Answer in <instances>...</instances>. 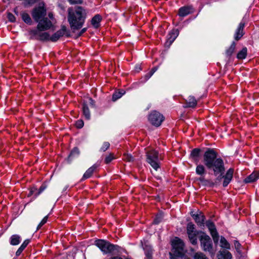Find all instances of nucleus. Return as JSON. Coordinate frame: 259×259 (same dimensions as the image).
Listing matches in <instances>:
<instances>
[{
	"instance_id": "25",
	"label": "nucleus",
	"mask_w": 259,
	"mask_h": 259,
	"mask_svg": "<svg viewBox=\"0 0 259 259\" xmlns=\"http://www.w3.org/2000/svg\"><path fill=\"white\" fill-rule=\"evenodd\" d=\"M23 20L27 24H31L32 20L29 15L27 13H22L21 15Z\"/></svg>"
},
{
	"instance_id": "12",
	"label": "nucleus",
	"mask_w": 259,
	"mask_h": 259,
	"mask_svg": "<svg viewBox=\"0 0 259 259\" xmlns=\"http://www.w3.org/2000/svg\"><path fill=\"white\" fill-rule=\"evenodd\" d=\"M42 30H32L30 34L34 38L40 40H50V36L47 32H42Z\"/></svg>"
},
{
	"instance_id": "6",
	"label": "nucleus",
	"mask_w": 259,
	"mask_h": 259,
	"mask_svg": "<svg viewBox=\"0 0 259 259\" xmlns=\"http://www.w3.org/2000/svg\"><path fill=\"white\" fill-rule=\"evenodd\" d=\"M48 16L49 18L45 17L37 22V29L38 30H46L53 26V15L52 13H50Z\"/></svg>"
},
{
	"instance_id": "47",
	"label": "nucleus",
	"mask_w": 259,
	"mask_h": 259,
	"mask_svg": "<svg viewBox=\"0 0 259 259\" xmlns=\"http://www.w3.org/2000/svg\"><path fill=\"white\" fill-rule=\"evenodd\" d=\"M89 104L92 106H94V101L91 98L89 99Z\"/></svg>"
},
{
	"instance_id": "51",
	"label": "nucleus",
	"mask_w": 259,
	"mask_h": 259,
	"mask_svg": "<svg viewBox=\"0 0 259 259\" xmlns=\"http://www.w3.org/2000/svg\"><path fill=\"white\" fill-rule=\"evenodd\" d=\"M109 259H122V258H121V257H118V256H114V257H111Z\"/></svg>"
},
{
	"instance_id": "36",
	"label": "nucleus",
	"mask_w": 259,
	"mask_h": 259,
	"mask_svg": "<svg viewBox=\"0 0 259 259\" xmlns=\"http://www.w3.org/2000/svg\"><path fill=\"white\" fill-rule=\"evenodd\" d=\"M200 150L198 149H194L192 150L191 156L193 157H197L198 156Z\"/></svg>"
},
{
	"instance_id": "19",
	"label": "nucleus",
	"mask_w": 259,
	"mask_h": 259,
	"mask_svg": "<svg viewBox=\"0 0 259 259\" xmlns=\"http://www.w3.org/2000/svg\"><path fill=\"white\" fill-rule=\"evenodd\" d=\"M64 34V29L58 31L55 33H54L51 37H50V40L52 41H56L57 40H58L60 37L63 36Z\"/></svg>"
},
{
	"instance_id": "18",
	"label": "nucleus",
	"mask_w": 259,
	"mask_h": 259,
	"mask_svg": "<svg viewBox=\"0 0 259 259\" xmlns=\"http://www.w3.org/2000/svg\"><path fill=\"white\" fill-rule=\"evenodd\" d=\"M192 216L198 225H201L203 223L204 217L202 214H192Z\"/></svg>"
},
{
	"instance_id": "38",
	"label": "nucleus",
	"mask_w": 259,
	"mask_h": 259,
	"mask_svg": "<svg viewBox=\"0 0 259 259\" xmlns=\"http://www.w3.org/2000/svg\"><path fill=\"white\" fill-rule=\"evenodd\" d=\"M123 159L127 161H131L133 160V158L130 154H124L123 155Z\"/></svg>"
},
{
	"instance_id": "7",
	"label": "nucleus",
	"mask_w": 259,
	"mask_h": 259,
	"mask_svg": "<svg viewBox=\"0 0 259 259\" xmlns=\"http://www.w3.org/2000/svg\"><path fill=\"white\" fill-rule=\"evenodd\" d=\"M187 232L191 243L195 245L197 243V236L199 232L195 229L194 225L191 223L188 224Z\"/></svg>"
},
{
	"instance_id": "26",
	"label": "nucleus",
	"mask_w": 259,
	"mask_h": 259,
	"mask_svg": "<svg viewBox=\"0 0 259 259\" xmlns=\"http://www.w3.org/2000/svg\"><path fill=\"white\" fill-rule=\"evenodd\" d=\"M196 172L197 175H202L205 172V168L203 165L199 164L196 168Z\"/></svg>"
},
{
	"instance_id": "37",
	"label": "nucleus",
	"mask_w": 259,
	"mask_h": 259,
	"mask_svg": "<svg viewBox=\"0 0 259 259\" xmlns=\"http://www.w3.org/2000/svg\"><path fill=\"white\" fill-rule=\"evenodd\" d=\"M48 220V216H46L44 218V219L41 220L40 223L38 224L37 227V230L40 229L45 223H46Z\"/></svg>"
},
{
	"instance_id": "30",
	"label": "nucleus",
	"mask_w": 259,
	"mask_h": 259,
	"mask_svg": "<svg viewBox=\"0 0 259 259\" xmlns=\"http://www.w3.org/2000/svg\"><path fill=\"white\" fill-rule=\"evenodd\" d=\"M236 45V42L233 41L232 42L229 49L228 50V55L232 54V53H234V52L235 50Z\"/></svg>"
},
{
	"instance_id": "1",
	"label": "nucleus",
	"mask_w": 259,
	"mask_h": 259,
	"mask_svg": "<svg viewBox=\"0 0 259 259\" xmlns=\"http://www.w3.org/2000/svg\"><path fill=\"white\" fill-rule=\"evenodd\" d=\"M85 18V10L81 7L76 8L75 10L71 9L68 10V20L73 30L80 29L84 22Z\"/></svg>"
},
{
	"instance_id": "43",
	"label": "nucleus",
	"mask_w": 259,
	"mask_h": 259,
	"mask_svg": "<svg viewBox=\"0 0 259 259\" xmlns=\"http://www.w3.org/2000/svg\"><path fill=\"white\" fill-rule=\"evenodd\" d=\"M161 220V217L160 215H157L156 216L155 219L154 221V224H158Z\"/></svg>"
},
{
	"instance_id": "22",
	"label": "nucleus",
	"mask_w": 259,
	"mask_h": 259,
	"mask_svg": "<svg viewBox=\"0 0 259 259\" xmlns=\"http://www.w3.org/2000/svg\"><path fill=\"white\" fill-rule=\"evenodd\" d=\"M96 168V166L95 165H93L90 167L84 174L82 179H87L91 177Z\"/></svg>"
},
{
	"instance_id": "3",
	"label": "nucleus",
	"mask_w": 259,
	"mask_h": 259,
	"mask_svg": "<svg viewBox=\"0 0 259 259\" xmlns=\"http://www.w3.org/2000/svg\"><path fill=\"white\" fill-rule=\"evenodd\" d=\"M212 165L208 168L212 169L214 171L215 176H218L219 179H222L224 177L225 180L223 185L224 186H227V184H226L227 178L223 175L225 171V168L223 160L217 156L212 162Z\"/></svg>"
},
{
	"instance_id": "53",
	"label": "nucleus",
	"mask_w": 259,
	"mask_h": 259,
	"mask_svg": "<svg viewBox=\"0 0 259 259\" xmlns=\"http://www.w3.org/2000/svg\"><path fill=\"white\" fill-rule=\"evenodd\" d=\"M29 4H33L35 2V0H28Z\"/></svg>"
},
{
	"instance_id": "31",
	"label": "nucleus",
	"mask_w": 259,
	"mask_h": 259,
	"mask_svg": "<svg viewBox=\"0 0 259 259\" xmlns=\"http://www.w3.org/2000/svg\"><path fill=\"white\" fill-rule=\"evenodd\" d=\"M234 174V169L233 168H229L228 170V184L232 180Z\"/></svg>"
},
{
	"instance_id": "33",
	"label": "nucleus",
	"mask_w": 259,
	"mask_h": 259,
	"mask_svg": "<svg viewBox=\"0 0 259 259\" xmlns=\"http://www.w3.org/2000/svg\"><path fill=\"white\" fill-rule=\"evenodd\" d=\"M114 159V157L112 154H110L106 156L105 159L106 163H110L113 159Z\"/></svg>"
},
{
	"instance_id": "15",
	"label": "nucleus",
	"mask_w": 259,
	"mask_h": 259,
	"mask_svg": "<svg viewBox=\"0 0 259 259\" xmlns=\"http://www.w3.org/2000/svg\"><path fill=\"white\" fill-rule=\"evenodd\" d=\"M258 178L259 172H253L244 180V182L246 183H251L254 182Z\"/></svg>"
},
{
	"instance_id": "10",
	"label": "nucleus",
	"mask_w": 259,
	"mask_h": 259,
	"mask_svg": "<svg viewBox=\"0 0 259 259\" xmlns=\"http://www.w3.org/2000/svg\"><path fill=\"white\" fill-rule=\"evenodd\" d=\"M218 156L217 153L212 149L206 151L203 156V161L205 165L209 168L215 158Z\"/></svg>"
},
{
	"instance_id": "17",
	"label": "nucleus",
	"mask_w": 259,
	"mask_h": 259,
	"mask_svg": "<svg viewBox=\"0 0 259 259\" xmlns=\"http://www.w3.org/2000/svg\"><path fill=\"white\" fill-rule=\"evenodd\" d=\"M234 245L235 248L236 250V252L237 253V256L239 258H241L244 257V255H243L242 253V246L240 244V243L238 242V241L235 240L234 242Z\"/></svg>"
},
{
	"instance_id": "29",
	"label": "nucleus",
	"mask_w": 259,
	"mask_h": 259,
	"mask_svg": "<svg viewBox=\"0 0 259 259\" xmlns=\"http://www.w3.org/2000/svg\"><path fill=\"white\" fill-rule=\"evenodd\" d=\"M199 181H200L201 184L204 186H212L213 185V183L211 181L205 180L204 178H200L199 179Z\"/></svg>"
},
{
	"instance_id": "39",
	"label": "nucleus",
	"mask_w": 259,
	"mask_h": 259,
	"mask_svg": "<svg viewBox=\"0 0 259 259\" xmlns=\"http://www.w3.org/2000/svg\"><path fill=\"white\" fill-rule=\"evenodd\" d=\"M79 150L77 148H74L71 152L70 155H69V157H73V156H74L75 155H78L79 154Z\"/></svg>"
},
{
	"instance_id": "23",
	"label": "nucleus",
	"mask_w": 259,
	"mask_h": 259,
	"mask_svg": "<svg viewBox=\"0 0 259 259\" xmlns=\"http://www.w3.org/2000/svg\"><path fill=\"white\" fill-rule=\"evenodd\" d=\"M178 34L179 31H178V30H173L172 31H171L170 33H169L168 41H169L170 44H171L175 40V39L178 36Z\"/></svg>"
},
{
	"instance_id": "41",
	"label": "nucleus",
	"mask_w": 259,
	"mask_h": 259,
	"mask_svg": "<svg viewBox=\"0 0 259 259\" xmlns=\"http://www.w3.org/2000/svg\"><path fill=\"white\" fill-rule=\"evenodd\" d=\"M8 18L11 22H14L15 21V16L11 13L8 14Z\"/></svg>"
},
{
	"instance_id": "34",
	"label": "nucleus",
	"mask_w": 259,
	"mask_h": 259,
	"mask_svg": "<svg viewBox=\"0 0 259 259\" xmlns=\"http://www.w3.org/2000/svg\"><path fill=\"white\" fill-rule=\"evenodd\" d=\"M70 5L82 4L83 0H67Z\"/></svg>"
},
{
	"instance_id": "24",
	"label": "nucleus",
	"mask_w": 259,
	"mask_h": 259,
	"mask_svg": "<svg viewBox=\"0 0 259 259\" xmlns=\"http://www.w3.org/2000/svg\"><path fill=\"white\" fill-rule=\"evenodd\" d=\"M247 55L246 48H243L237 54V58L239 59H244Z\"/></svg>"
},
{
	"instance_id": "35",
	"label": "nucleus",
	"mask_w": 259,
	"mask_h": 259,
	"mask_svg": "<svg viewBox=\"0 0 259 259\" xmlns=\"http://www.w3.org/2000/svg\"><path fill=\"white\" fill-rule=\"evenodd\" d=\"M109 146H110L109 143L107 142H105L103 144V145H102V146L101 148V150L102 151L104 152V151H105L106 150H107L109 148Z\"/></svg>"
},
{
	"instance_id": "40",
	"label": "nucleus",
	"mask_w": 259,
	"mask_h": 259,
	"mask_svg": "<svg viewBox=\"0 0 259 259\" xmlns=\"http://www.w3.org/2000/svg\"><path fill=\"white\" fill-rule=\"evenodd\" d=\"M84 124L83 121L82 120H78L76 122L75 125L78 128H80L83 127Z\"/></svg>"
},
{
	"instance_id": "45",
	"label": "nucleus",
	"mask_w": 259,
	"mask_h": 259,
	"mask_svg": "<svg viewBox=\"0 0 259 259\" xmlns=\"http://www.w3.org/2000/svg\"><path fill=\"white\" fill-rule=\"evenodd\" d=\"M152 75H153V72H149L148 73H147L145 76L146 80H147L148 79H149L152 76Z\"/></svg>"
},
{
	"instance_id": "13",
	"label": "nucleus",
	"mask_w": 259,
	"mask_h": 259,
	"mask_svg": "<svg viewBox=\"0 0 259 259\" xmlns=\"http://www.w3.org/2000/svg\"><path fill=\"white\" fill-rule=\"evenodd\" d=\"M245 24L243 22H241L236 29L235 30L234 38L236 41H238L241 38L243 35L244 34V28Z\"/></svg>"
},
{
	"instance_id": "4",
	"label": "nucleus",
	"mask_w": 259,
	"mask_h": 259,
	"mask_svg": "<svg viewBox=\"0 0 259 259\" xmlns=\"http://www.w3.org/2000/svg\"><path fill=\"white\" fill-rule=\"evenodd\" d=\"M95 244L104 253H112L118 250V246L112 244L104 240L96 241Z\"/></svg>"
},
{
	"instance_id": "44",
	"label": "nucleus",
	"mask_w": 259,
	"mask_h": 259,
	"mask_svg": "<svg viewBox=\"0 0 259 259\" xmlns=\"http://www.w3.org/2000/svg\"><path fill=\"white\" fill-rule=\"evenodd\" d=\"M24 249V248L20 246L17 250L16 255L17 256H19Z\"/></svg>"
},
{
	"instance_id": "27",
	"label": "nucleus",
	"mask_w": 259,
	"mask_h": 259,
	"mask_svg": "<svg viewBox=\"0 0 259 259\" xmlns=\"http://www.w3.org/2000/svg\"><path fill=\"white\" fill-rule=\"evenodd\" d=\"M82 110H83V114H84L85 117L86 118V119H89L90 118V116H91L90 112V110L89 109L88 107L86 105L83 104V107H82Z\"/></svg>"
},
{
	"instance_id": "32",
	"label": "nucleus",
	"mask_w": 259,
	"mask_h": 259,
	"mask_svg": "<svg viewBox=\"0 0 259 259\" xmlns=\"http://www.w3.org/2000/svg\"><path fill=\"white\" fill-rule=\"evenodd\" d=\"M194 259H208L202 253L197 252L194 255Z\"/></svg>"
},
{
	"instance_id": "48",
	"label": "nucleus",
	"mask_w": 259,
	"mask_h": 259,
	"mask_svg": "<svg viewBox=\"0 0 259 259\" xmlns=\"http://www.w3.org/2000/svg\"><path fill=\"white\" fill-rule=\"evenodd\" d=\"M45 189V187H42L41 186L40 188H39V192L37 193V195H39L41 192H42Z\"/></svg>"
},
{
	"instance_id": "9",
	"label": "nucleus",
	"mask_w": 259,
	"mask_h": 259,
	"mask_svg": "<svg viewBox=\"0 0 259 259\" xmlns=\"http://www.w3.org/2000/svg\"><path fill=\"white\" fill-rule=\"evenodd\" d=\"M199 238L201 243V246L203 250L204 251H207L210 253H213V252L211 251L212 244L210 238L205 233H201Z\"/></svg>"
},
{
	"instance_id": "46",
	"label": "nucleus",
	"mask_w": 259,
	"mask_h": 259,
	"mask_svg": "<svg viewBox=\"0 0 259 259\" xmlns=\"http://www.w3.org/2000/svg\"><path fill=\"white\" fill-rule=\"evenodd\" d=\"M146 258L147 259H152V255L151 253L150 252H146Z\"/></svg>"
},
{
	"instance_id": "28",
	"label": "nucleus",
	"mask_w": 259,
	"mask_h": 259,
	"mask_svg": "<svg viewBox=\"0 0 259 259\" xmlns=\"http://www.w3.org/2000/svg\"><path fill=\"white\" fill-rule=\"evenodd\" d=\"M125 93V92L123 91H119L118 92H115L112 96V100L115 101L118 99L119 98H121L123 95H124Z\"/></svg>"
},
{
	"instance_id": "8",
	"label": "nucleus",
	"mask_w": 259,
	"mask_h": 259,
	"mask_svg": "<svg viewBox=\"0 0 259 259\" xmlns=\"http://www.w3.org/2000/svg\"><path fill=\"white\" fill-rule=\"evenodd\" d=\"M47 11L45 8L44 5H40L38 7L34 8L32 11V18L36 22L45 18L46 15Z\"/></svg>"
},
{
	"instance_id": "11",
	"label": "nucleus",
	"mask_w": 259,
	"mask_h": 259,
	"mask_svg": "<svg viewBox=\"0 0 259 259\" xmlns=\"http://www.w3.org/2000/svg\"><path fill=\"white\" fill-rule=\"evenodd\" d=\"M148 119L152 125L159 126L163 121L164 117L158 112L154 111L149 115Z\"/></svg>"
},
{
	"instance_id": "21",
	"label": "nucleus",
	"mask_w": 259,
	"mask_h": 259,
	"mask_svg": "<svg viewBox=\"0 0 259 259\" xmlns=\"http://www.w3.org/2000/svg\"><path fill=\"white\" fill-rule=\"evenodd\" d=\"M21 241V237L18 235H13L10 238V243L12 245H17Z\"/></svg>"
},
{
	"instance_id": "5",
	"label": "nucleus",
	"mask_w": 259,
	"mask_h": 259,
	"mask_svg": "<svg viewBox=\"0 0 259 259\" xmlns=\"http://www.w3.org/2000/svg\"><path fill=\"white\" fill-rule=\"evenodd\" d=\"M161 158L159 157L157 151L152 150L147 153V161L155 170L159 167V161Z\"/></svg>"
},
{
	"instance_id": "49",
	"label": "nucleus",
	"mask_w": 259,
	"mask_h": 259,
	"mask_svg": "<svg viewBox=\"0 0 259 259\" xmlns=\"http://www.w3.org/2000/svg\"><path fill=\"white\" fill-rule=\"evenodd\" d=\"M86 30H87V28H83V29L81 30V31L80 32V33H79V35H81L82 33H83L84 32H85L86 31Z\"/></svg>"
},
{
	"instance_id": "14",
	"label": "nucleus",
	"mask_w": 259,
	"mask_h": 259,
	"mask_svg": "<svg viewBox=\"0 0 259 259\" xmlns=\"http://www.w3.org/2000/svg\"><path fill=\"white\" fill-rule=\"evenodd\" d=\"M193 12V9L191 6H186L181 8L179 11V15L181 17H185Z\"/></svg>"
},
{
	"instance_id": "50",
	"label": "nucleus",
	"mask_w": 259,
	"mask_h": 259,
	"mask_svg": "<svg viewBox=\"0 0 259 259\" xmlns=\"http://www.w3.org/2000/svg\"><path fill=\"white\" fill-rule=\"evenodd\" d=\"M232 258V254L229 252H228V259H231Z\"/></svg>"
},
{
	"instance_id": "52",
	"label": "nucleus",
	"mask_w": 259,
	"mask_h": 259,
	"mask_svg": "<svg viewBox=\"0 0 259 259\" xmlns=\"http://www.w3.org/2000/svg\"><path fill=\"white\" fill-rule=\"evenodd\" d=\"M156 70V68H153L150 71V72H153V74H154V73L155 72V71Z\"/></svg>"
},
{
	"instance_id": "16",
	"label": "nucleus",
	"mask_w": 259,
	"mask_h": 259,
	"mask_svg": "<svg viewBox=\"0 0 259 259\" xmlns=\"http://www.w3.org/2000/svg\"><path fill=\"white\" fill-rule=\"evenodd\" d=\"M102 17L100 15H96L92 19L91 23L94 28H98L100 26Z\"/></svg>"
},
{
	"instance_id": "42",
	"label": "nucleus",
	"mask_w": 259,
	"mask_h": 259,
	"mask_svg": "<svg viewBox=\"0 0 259 259\" xmlns=\"http://www.w3.org/2000/svg\"><path fill=\"white\" fill-rule=\"evenodd\" d=\"M30 241L29 239H26L23 242V243L21 244V245L20 246L21 247H22L23 248L25 249V247L27 246V245L28 244V243H29Z\"/></svg>"
},
{
	"instance_id": "20",
	"label": "nucleus",
	"mask_w": 259,
	"mask_h": 259,
	"mask_svg": "<svg viewBox=\"0 0 259 259\" xmlns=\"http://www.w3.org/2000/svg\"><path fill=\"white\" fill-rule=\"evenodd\" d=\"M186 107H194L197 104V101L192 96H189L186 100Z\"/></svg>"
},
{
	"instance_id": "2",
	"label": "nucleus",
	"mask_w": 259,
	"mask_h": 259,
	"mask_svg": "<svg viewBox=\"0 0 259 259\" xmlns=\"http://www.w3.org/2000/svg\"><path fill=\"white\" fill-rule=\"evenodd\" d=\"M206 226L210 231L214 242L219 244L220 247H222L218 255V259H227V241L226 239L224 237H221L219 243V236L217 232L214 224L211 222L208 221L206 222Z\"/></svg>"
},
{
	"instance_id": "54",
	"label": "nucleus",
	"mask_w": 259,
	"mask_h": 259,
	"mask_svg": "<svg viewBox=\"0 0 259 259\" xmlns=\"http://www.w3.org/2000/svg\"><path fill=\"white\" fill-rule=\"evenodd\" d=\"M227 248L228 249H230V246L229 245V244L228 243V247H227Z\"/></svg>"
}]
</instances>
